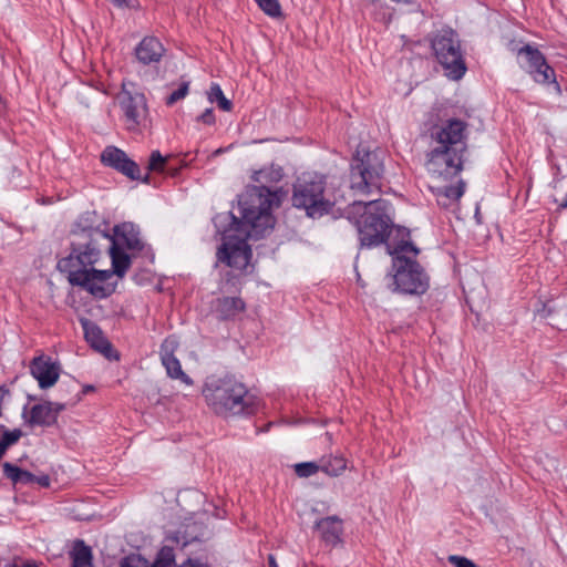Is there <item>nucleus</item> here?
<instances>
[{
	"mask_svg": "<svg viewBox=\"0 0 567 567\" xmlns=\"http://www.w3.org/2000/svg\"><path fill=\"white\" fill-rule=\"evenodd\" d=\"M281 189L270 190L265 186H247L238 196L241 218L231 212L215 216L214 224L220 235L218 248H250L249 239L258 240L269 235L276 224L272 209L282 203Z\"/></svg>",
	"mask_w": 567,
	"mask_h": 567,
	"instance_id": "nucleus-1",
	"label": "nucleus"
},
{
	"mask_svg": "<svg viewBox=\"0 0 567 567\" xmlns=\"http://www.w3.org/2000/svg\"><path fill=\"white\" fill-rule=\"evenodd\" d=\"M465 128L466 123L458 118L432 127L431 138L436 146L427 154L425 166L433 177L449 181L463 169Z\"/></svg>",
	"mask_w": 567,
	"mask_h": 567,
	"instance_id": "nucleus-2",
	"label": "nucleus"
},
{
	"mask_svg": "<svg viewBox=\"0 0 567 567\" xmlns=\"http://www.w3.org/2000/svg\"><path fill=\"white\" fill-rule=\"evenodd\" d=\"M202 392L208 406L219 415H247L257 408L256 396L231 378H207Z\"/></svg>",
	"mask_w": 567,
	"mask_h": 567,
	"instance_id": "nucleus-3",
	"label": "nucleus"
},
{
	"mask_svg": "<svg viewBox=\"0 0 567 567\" xmlns=\"http://www.w3.org/2000/svg\"><path fill=\"white\" fill-rule=\"evenodd\" d=\"M389 209L390 204L384 199L358 200L350 206V215H360L355 226L362 247L380 246L386 241V230L392 226Z\"/></svg>",
	"mask_w": 567,
	"mask_h": 567,
	"instance_id": "nucleus-4",
	"label": "nucleus"
},
{
	"mask_svg": "<svg viewBox=\"0 0 567 567\" xmlns=\"http://www.w3.org/2000/svg\"><path fill=\"white\" fill-rule=\"evenodd\" d=\"M391 256V268L388 277L391 278L393 292L421 296L430 288V276L415 259L420 250H412L414 256H408L406 250H388Z\"/></svg>",
	"mask_w": 567,
	"mask_h": 567,
	"instance_id": "nucleus-5",
	"label": "nucleus"
},
{
	"mask_svg": "<svg viewBox=\"0 0 567 567\" xmlns=\"http://www.w3.org/2000/svg\"><path fill=\"white\" fill-rule=\"evenodd\" d=\"M72 233L89 238V240L79 244L72 243L71 248H95L94 244L99 238L107 239L109 248H144L145 246L140 226L132 221L117 224L113 227L112 233H107L89 225V217H81Z\"/></svg>",
	"mask_w": 567,
	"mask_h": 567,
	"instance_id": "nucleus-6",
	"label": "nucleus"
},
{
	"mask_svg": "<svg viewBox=\"0 0 567 567\" xmlns=\"http://www.w3.org/2000/svg\"><path fill=\"white\" fill-rule=\"evenodd\" d=\"M326 181L318 174H303L293 185L292 205L318 218L328 214L333 203L324 196Z\"/></svg>",
	"mask_w": 567,
	"mask_h": 567,
	"instance_id": "nucleus-7",
	"label": "nucleus"
},
{
	"mask_svg": "<svg viewBox=\"0 0 567 567\" xmlns=\"http://www.w3.org/2000/svg\"><path fill=\"white\" fill-rule=\"evenodd\" d=\"M431 47L447 78L460 80L466 72V63L458 34L447 28L435 33Z\"/></svg>",
	"mask_w": 567,
	"mask_h": 567,
	"instance_id": "nucleus-8",
	"label": "nucleus"
},
{
	"mask_svg": "<svg viewBox=\"0 0 567 567\" xmlns=\"http://www.w3.org/2000/svg\"><path fill=\"white\" fill-rule=\"evenodd\" d=\"M384 172L383 159L377 151H357L351 163V188L359 194L380 190V179Z\"/></svg>",
	"mask_w": 567,
	"mask_h": 567,
	"instance_id": "nucleus-9",
	"label": "nucleus"
},
{
	"mask_svg": "<svg viewBox=\"0 0 567 567\" xmlns=\"http://www.w3.org/2000/svg\"><path fill=\"white\" fill-rule=\"evenodd\" d=\"M96 259V250H71L68 257L58 261V269L68 275V280L72 286H78Z\"/></svg>",
	"mask_w": 567,
	"mask_h": 567,
	"instance_id": "nucleus-10",
	"label": "nucleus"
},
{
	"mask_svg": "<svg viewBox=\"0 0 567 567\" xmlns=\"http://www.w3.org/2000/svg\"><path fill=\"white\" fill-rule=\"evenodd\" d=\"M120 107L125 117L127 130L136 131L146 120L147 104L143 93L123 90L118 95Z\"/></svg>",
	"mask_w": 567,
	"mask_h": 567,
	"instance_id": "nucleus-11",
	"label": "nucleus"
},
{
	"mask_svg": "<svg viewBox=\"0 0 567 567\" xmlns=\"http://www.w3.org/2000/svg\"><path fill=\"white\" fill-rule=\"evenodd\" d=\"M517 52L518 54L524 55L527 72L532 75L535 82L542 84H556L555 71L547 64L545 56L538 49L526 44L517 49Z\"/></svg>",
	"mask_w": 567,
	"mask_h": 567,
	"instance_id": "nucleus-12",
	"label": "nucleus"
},
{
	"mask_svg": "<svg viewBox=\"0 0 567 567\" xmlns=\"http://www.w3.org/2000/svg\"><path fill=\"white\" fill-rule=\"evenodd\" d=\"M116 285L117 281L113 279V272L111 270H97L92 267L78 287L83 288L97 299H104L115 291Z\"/></svg>",
	"mask_w": 567,
	"mask_h": 567,
	"instance_id": "nucleus-13",
	"label": "nucleus"
},
{
	"mask_svg": "<svg viewBox=\"0 0 567 567\" xmlns=\"http://www.w3.org/2000/svg\"><path fill=\"white\" fill-rule=\"evenodd\" d=\"M101 162L103 165L117 171L130 179H140L138 165L123 150L116 146H106L101 153Z\"/></svg>",
	"mask_w": 567,
	"mask_h": 567,
	"instance_id": "nucleus-14",
	"label": "nucleus"
},
{
	"mask_svg": "<svg viewBox=\"0 0 567 567\" xmlns=\"http://www.w3.org/2000/svg\"><path fill=\"white\" fill-rule=\"evenodd\" d=\"M60 364L44 354L35 357L30 363V373L41 389L53 386L60 378Z\"/></svg>",
	"mask_w": 567,
	"mask_h": 567,
	"instance_id": "nucleus-15",
	"label": "nucleus"
},
{
	"mask_svg": "<svg viewBox=\"0 0 567 567\" xmlns=\"http://www.w3.org/2000/svg\"><path fill=\"white\" fill-rule=\"evenodd\" d=\"M315 529L320 540L330 547H337L343 543V522L338 516H327L315 523Z\"/></svg>",
	"mask_w": 567,
	"mask_h": 567,
	"instance_id": "nucleus-16",
	"label": "nucleus"
},
{
	"mask_svg": "<svg viewBox=\"0 0 567 567\" xmlns=\"http://www.w3.org/2000/svg\"><path fill=\"white\" fill-rule=\"evenodd\" d=\"M251 252L252 250H218L216 264L229 267L234 276L248 274L254 269Z\"/></svg>",
	"mask_w": 567,
	"mask_h": 567,
	"instance_id": "nucleus-17",
	"label": "nucleus"
},
{
	"mask_svg": "<svg viewBox=\"0 0 567 567\" xmlns=\"http://www.w3.org/2000/svg\"><path fill=\"white\" fill-rule=\"evenodd\" d=\"M64 404L58 402H43L35 404L30 410L29 423L41 426H50L58 420Z\"/></svg>",
	"mask_w": 567,
	"mask_h": 567,
	"instance_id": "nucleus-18",
	"label": "nucleus"
},
{
	"mask_svg": "<svg viewBox=\"0 0 567 567\" xmlns=\"http://www.w3.org/2000/svg\"><path fill=\"white\" fill-rule=\"evenodd\" d=\"M164 52L163 44L154 37H145L135 48V56L144 65L159 62Z\"/></svg>",
	"mask_w": 567,
	"mask_h": 567,
	"instance_id": "nucleus-19",
	"label": "nucleus"
},
{
	"mask_svg": "<svg viewBox=\"0 0 567 567\" xmlns=\"http://www.w3.org/2000/svg\"><path fill=\"white\" fill-rule=\"evenodd\" d=\"M386 241L383 243L385 248H416L413 240L411 239V231L402 226H392L388 228Z\"/></svg>",
	"mask_w": 567,
	"mask_h": 567,
	"instance_id": "nucleus-20",
	"label": "nucleus"
},
{
	"mask_svg": "<svg viewBox=\"0 0 567 567\" xmlns=\"http://www.w3.org/2000/svg\"><path fill=\"white\" fill-rule=\"evenodd\" d=\"M84 336L87 342L91 343L93 348L102 352L103 354L107 355V352L111 351V344L109 341L103 337L102 331L99 327H96L94 323L89 321L87 319L81 320Z\"/></svg>",
	"mask_w": 567,
	"mask_h": 567,
	"instance_id": "nucleus-21",
	"label": "nucleus"
},
{
	"mask_svg": "<svg viewBox=\"0 0 567 567\" xmlns=\"http://www.w3.org/2000/svg\"><path fill=\"white\" fill-rule=\"evenodd\" d=\"M282 177H284L282 168L280 166H275V165H271L268 168H262L260 171H257L252 175V179L259 184L258 186H265V187L269 188L270 190L281 189V192L284 193V196H282V199H284L285 196L287 195V192L284 190L282 187H271V186L267 185V184L278 183L282 179Z\"/></svg>",
	"mask_w": 567,
	"mask_h": 567,
	"instance_id": "nucleus-22",
	"label": "nucleus"
},
{
	"mask_svg": "<svg viewBox=\"0 0 567 567\" xmlns=\"http://www.w3.org/2000/svg\"><path fill=\"white\" fill-rule=\"evenodd\" d=\"M246 308L244 300L239 297H224L217 300L216 312L223 319H230L243 312Z\"/></svg>",
	"mask_w": 567,
	"mask_h": 567,
	"instance_id": "nucleus-23",
	"label": "nucleus"
},
{
	"mask_svg": "<svg viewBox=\"0 0 567 567\" xmlns=\"http://www.w3.org/2000/svg\"><path fill=\"white\" fill-rule=\"evenodd\" d=\"M465 183L460 179L456 185L436 187L437 203L442 206H449L458 200L464 194Z\"/></svg>",
	"mask_w": 567,
	"mask_h": 567,
	"instance_id": "nucleus-24",
	"label": "nucleus"
},
{
	"mask_svg": "<svg viewBox=\"0 0 567 567\" xmlns=\"http://www.w3.org/2000/svg\"><path fill=\"white\" fill-rule=\"evenodd\" d=\"M161 360L169 378L179 379L187 385L193 384L192 379L183 371L181 362L175 355L165 354Z\"/></svg>",
	"mask_w": 567,
	"mask_h": 567,
	"instance_id": "nucleus-25",
	"label": "nucleus"
},
{
	"mask_svg": "<svg viewBox=\"0 0 567 567\" xmlns=\"http://www.w3.org/2000/svg\"><path fill=\"white\" fill-rule=\"evenodd\" d=\"M72 567H92V551L91 548L82 540L74 543L71 551Z\"/></svg>",
	"mask_w": 567,
	"mask_h": 567,
	"instance_id": "nucleus-26",
	"label": "nucleus"
},
{
	"mask_svg": "<svg viewBox=\"0 0 567 567\" xmlns=\"http://www.w3.org/2000/svg\"><path fill=\"white\" fill-rule=\"evenodd\" d=\"M347 468V461L343 456H329L320 460V471L329 476H339Z\"/></svg>",
	"mask_w": 567,
	"mask_h": 567,
	"instance_id": "nucleus-27",
	"label": "nucleus"
},
{
	"mask_svg": "<svg viewBox=\"0 0 567 567\" xmlns=\"http://www.w3.org/2000/svg\"><path fill=\"white\" fill-rule=\"evenodd\" d=\"M111 260H112V267L111 270L113 272V276L116 275L117 277L122 278L131 265V258L127 254H125V250H109Z\"/></svg>",
	"mask_w": 567,
	"mask_h": 567,
	"instance_id": "nucleus-28",
	"label": "nucleus"
},
{
	"mask_svg": "<svg viewBox=\"0 0 567 567\" xmlns=\"http://www.w3.org/2000/svg\"><path fill=\"white\" fill-rule=\"evenodd\" d=\"M140 560L143 561L147 567H175V555L173 548L164 546L157 554V557L153 565L146 559L140 556Z\"/></svg>",
	"mask_w": 567,
	"mask_h": 567,
	"instance_id": "nucleus-29",
	"label": "nucleus"
},
{
	"mask_svg": "<svg viewBox=\"0 0 567 567\" xmlns=\"http://www.w3.org/2000/svg\"><path fill=\"white\" fill-rule=\"evenodd\" d=\"M210 103H217L218 107L225 112H230L233 103L223 93L220 85L212 83L210 89L207 93Z\"/></svg>",
	"mask_w": 567,
	"mask_h": 567,
	"instance_id": "nucleus-30",
	"label": "nucleus"
},
{
	"mask_svg": "<svg viewBox=\"0 0 567 567\" xmlns=\"http://www.w3.org/2000/svg\"><path fill=\"white\" fill-rule=\"evenodd\" d=\"M167 157H164L159 151H153L150 155L147 169L150 172L166 173Z\"/></svg>",
	"mask_w": 567,
	"mask_h": 567,
	"instance_id": "nucleus-31",
	"label": "nucleus"
},
{
	"mask_svg": "<svg viewBox=\"0 0 567 567\" xmlns=\"http://www.w3.org/2000/svg\"><path fill=\"white\" fill-rule=\"evenodd\" d=\"M259 8L269 17L279 18L282 16L278 0H255Z\"/></svg>",
	"mask_w": 567,
	"mask_h": 567,
	"instance_id": "nucleus-32",
	"label": "nucleus"
},
{
	"mask_svg": "<svg viewBox=\"0 0 567 567\" xmlns=\"http://www.w3.org/2000/svg\"><path fill=\"white\" fill-rule=\"evenodd\" d=\"M320 471V463L305 462L295 465V472L300 477H309Z\"/></svg>",
	"mask_w": 567,
	"mask_h": 567,
	"instance_id": "nucleus-33",
	"label": "nucleus"
},
{
	"mask_svg": "<svg viewBox=\"0 0 567 567\" xmlns=\"http://www.w3.org/2000/svg\"><path fill=\"white\" fill-rule=\"evenodd\" d=\"M188 89H189V82L188 81L182 82L179 87L177 90L173 91L166 97V105L172 106L173 104H175L179 100L184 99L187 95V93H188Z\"/></svg>",
	"mask_w": 567,
	"mask_h": 567,
	"instance_id": "nucleus-34",
	"label": "nucleus"
},
{
	"mask_svg": "<svg viewBox=\"0 0 567 567\" xmlns=\"http://www.w3.org/2000/svg\"><path fill=\"white\" fill-rule=\"evenodd\" d=\"M3 472L8 478L12 481V483L17 484L21 480L22 470L11 463H3L2 465Z\"/></svg>",
	"mask_w": 567,
	"mask_h": 567,
	"instance_id": "nucleus-35",
	"label": "nucleus"
},
{
	"mask_svg": "<svg viewBox=\"0 0 567 567\" xmlns=\"http://www.w3.org/2000/svg\"><path fill=\"white\" fill-rule=\"evenodd\" d=\"M21 436L20 430L6 431L0 439V444L7 450L10 445L18 442Z\"/></svg>",
	"mask_w": 567,
	"mask_h": 567,
	"instance_id": "nucleus-36",
	"label": "nucleus"
},
{
	"mask_svg": "<svg viewBox=\"0 0 567 567\" xmlns=\"http://www.w3.org/2000/svg\"><path fill=\"white\" fill-rule=\"evenodd\" d=\"M178 342L175 337L166 338L161 346V358L165 354L174 355V351L177 349Z\"/></svg>",
	"mask_w": 567,
	"mask_h": 567,
	"instance_id": "nucleus-37",
	"label": "nucleus"
},
{
	"mask_svg": "<svg viewBox=\"0 0 567 567\" xmlns=\"http://www.w3.org/2000/svg\"><path fill=\"white\" fill-rule=\"evenodd\" d=\"M447 560L454 567H477L474 561L460 555H450Z\"/></svg>",
	"mask_w": 567,
	"mask_h": 567,
	"instance_id": "nucleus-38",
	"label": "nucleus"
},
{
	"mask_svg": "<svg viewBox=\"0 0 567 567\" xmlns=\"http://www.w3.org/2000/svg\"><path fill=\"white\" fill-rule=\"evenodd\" d=\"M198 122H202L206 125H213L216 122L214 110L213 109H206L198 117Z\"/></svg>",
	"mask_w": 567,
	"mask_h": 567,
	"instance_id": "nucleus-39",
	"label": "nucleus"
},
{
	"mask_svg": "<svg viewBox=\"0 0 567 567\" xmlns=\"http://www.w3.org/2000/svg\"><path fill=\"white\" fill-rule=\"evenodd\" d=\"M120 567H147L140 560V556H132L124 559Z\"/></svg>",
	"mask_w": 567,
	"mask_h": 567,
	"instance_id": "nucleus-40",
	"label": "nucleus"
},
{
	"mask_svg": "<svg viewBox=\"0 0 567 567\" xmlns=\"http://www.w3.org/2000/svg\"><path fill=\"white\" fill-rule=\"evenodd\" d=\"M34 480H35V475L28 472V471H24L22 470V474H21V480L19 483H23V484H34Z\"/></svg>",
	"mask_w": 567,
	"mask_h": 567,
	"instance_id": "nucleus-41",
	"label": "nucleus"
},
{
	"mask_svg": "<svg viewBox=\"0 0 567 567\" xmlns=\"http://www.w3.org/2000/svg\"><path fill=\"white\" fill-rule=\"evenodd\" d=\"M34 483L39 484L40 486L42 487H49L50 484H51V480L49 477V475H35V480H34Z\"/></svg>",
	"mask_w": 567,
	"mask_h": 567,
	"instance_id": "nucleus-42",
	"label": "nucleus"
},
{
	"mask_svg": "<svg viewBox=\"0 0 567 567\" xmlns=\"http://www.w3.org/2000/svg\"><path fill=\"white\" fill-rule=\"evenodd\" d=\"M114 6L118 8L133 7L134 0H110Z\"/></svg>",
	"mask_w": 567,
	"mask_h": 567,
	"instance_id": "nucleus-43",
	"label": "nucleus"
},
{
	"mask_svg": "<svg viewBox=\"0 0 567 567\" xmlns=\"http://www.w3.org/2000/svg\"><path fill=\"white\" fill-rule=\"evenodd\" d=\"M7 567H40V566L34 561H28V563H23L21 565H19V564L9 565Z\"/></svg>",
	"mask_w": 567,
	"mask_h": 567,
	"instance_id": "nucleus-44",
	"label": "nucleus"
},
{
	"mask_svg": "<svg viewBox=\"0 0 567 567\" xmlns=\"http://www.w3.org/2000/svg\"><path fill=\"white\" fill-rule=\"evenodd\" d=\"M539 313H542L543 317H547L551 313V310H546V305H543L542 310H538Z\"/></svg>",
	"mask_w": 567,
	"mask_h": 567,
	"instance_id": "nucleus-45",
	"label": "nucleus"
},
{
	"mask_svg": "<svg viewBox=\"0 0 567 567\" xmlns=\"http://www.w3.org/2000/svg\"><path fill=\"white\" fill-rule=\"evenodd\" d=\"M268 561H269V566L270 567H279L277 561H276V559H275V557L272 555H269Z\"/></svg>",
	"mask_w": 567,
	"mask_h": 567,
	"instance_id": "nucleus-46",
	"label": "nucleus"
},
{
	"mask_svg": "<svg viewBox=\"0 0 567 567\" xmlns=\"http://www.w3.org/2000/svg\"><path fill=\"white\" fill-rule=\"evenodd\" d=\"M357 284L361 287V288H365V282L362 280L361 276L359 272H357Z\"/></svg>",
	"mask_w": 567,
	"mask_h": 567,
	"instance_id": "nucleus-47",
	"label": "nucleus"
},
{
	"mask_svg": "<svg viewBox=\"0 0 567 567\" xmlns=\"http://www.w3.org/2000/svg\"><path fill=\"white\" fill-rule=\"evenodd\" d=\"M138 181H141V182H143V183H145V184H148V183H150V175L147 174V175H146V176H144V177H142V176L140 175V179H138Z\"/></svg>",
	"mask_w": 567,
	"mask_h": 567,
	"instance_id": "nucleus-48",
	"label": "nucleus"
},
{
	"mask_svg": "<svg viewBox=\"0 0 567 567\" xmlns=\"http://www.w3.org/2000/svg\"><path fill=\"white\" fill-rule=\"evenodd\" d=\"M6 449L0 444V460L2 458L3 454L6 453Z\"/></svg>",
	"mask_w": 567,
	"mask_h": 567,
	"instance_id": "nucleus-49",
	"label": "nucleus"
}]
</instances>
